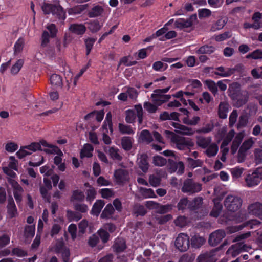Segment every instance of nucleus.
<instances>
[{
	"label": "nucleus",
	"instance_id": "1",
	"mask_svg": "<svg viewBox=\"0 0 262 262\" xmlns=\"http://www.w3.org/2000/svg\"><path fill=\"white\" fill-rule=\"evenodd\" d=\"M228 92L234 106L237 108L243 106L248 101V92L247 90H242L240 84L237 82H234L230 85Z\"/></svg>",
	"mask_w": 262,
	"mask_h": 262
},
{
	"label": "nucleus",
	"instance_id": "2",
	"mask_svg": "<svg viewBox=\"0 0 262 262\" xmlns=\"http://www.w3.org/2000/svg\"><path fill=\"white\" fill-rule=\"evenodd\" d=\"M165 133L167 137L170 139L171 141L176 145L177 148L179 150H190L194 145L190 138L179 136L169 130H165Z\"/></svg>",
	"mask_w": 262,
	"mask_h": 262
},
{
	"label": "nucleus",
	"instance_id": "3",
	"mask_svg": "<svg viewBox=\"0 0 262 262\" xmlns=\"http://www.w3.org/2000/svg\"><path fill=\"white\" fill-rule=\"evenodd\" d=\"M48 30L43 31L41 36V46L46 47L50 42V38H54L56 37L58 29L54 24H49L46 27Z\"/></svg>",
	"mask_w": 262,
	"mask_h": 262
},
{
	"label": "nucleus",
	"instance_id": "4",
	"mask_svg": "<svg viewBox=\"0 0 262 262\" xmlns=\"http://www.w3.org/2000/svg\"><path fill=\"white\" fill-rule=\"evenodd\" d=\"M262 180V167L256 168L251 173H248L245 178V182L248 187L258 185Z\"/></svg>",
	"mask_w": 262,
	"mask_h": 262
},
{
	"label": "nucleus",
	"instance_id": "5",
	"mask_svg": "<svg viewBox=\"0 0 262 262\" xmlns=\"http://www.w3.org/2000/svg\"><path fill=\"white\" fill-rule=\"evenodd\" d=\"M243 201L240 197L229 195L225 199L224 204L230 212H235L241 208Z\"/></svg>",
	"mask_w": 262,
	"mask_h": 262
},
{
	"label": "nucleus",
	"instance_id": "6",
	"mask_svg": "<svg viewBox=\"0 0 262 262\" xmlns=\"http://www.w3.org/2000/svg\"><path fill=\"white\" fill-rule=\"evenodd\" d=\"M7 181L13 189L14 198L17 205L19 206L21 205L23 201V193L24 191V189L15 180L9 178H8Z\"/></svg>",
	"mask_w": 262,
	"mask_h": 262
},
{
	"label": "nucleus",
	"instance_id": "7",
	"mask_svg": "<svg viewBox=\"0 0 262 262\" xmlns=\"http://www.w3.org/2000/svg\"><path fill=\"white\" fill-rule=\"evenodd\" d=\"M202 189L201 184L195 182L192 179H187L184 182L182 191L184 193H195Z\"/></svg>",
	"mask_w": 262,
	"mask_h": 262
},
{
	"label": "nucleus",
	"instance_id": "8",
	"mask_svg": "<svg viewBox=\"0 0 262 262\" xmlns=\"http://www.w3.org/2000/svg\"><path fill=\"white\" fill-rule=\"evenodd\" d=\"M175 246L180 251H186L190 246L189 236L184 233H180L175 241Z\"/></svg>",
	"mask_w": 262,
	"mask_h": 262
},
{
	"label": "nucleus",
	"instance_id": "9",
	"mask_svg": "<svg viewBox=\"0 0 262 262\" xmlns=\"http://www.w3.org/2000/svg\"><path fill=\"white\" fill-rule=\"evenodd\" d=\"M55 252L60 254L63 262H70V252L63 242L58 241L55 246Z\"/></svg>",
	"mask_w": 262,
	"mask_h": 262
},
{
	"label": "nucleus",
	"instance_id": "10",
	"mask_svg": "<svg viewBox=\"0 0 262 262\" xmlns=\"http://www.w3.org/2000/svg\"><path fill=\"white\" fill-rule=\"evenodd\" d=\"M167 168L170 173L177 171L178 175H181L184 172L185 166L183 162H177L172 159H168Z\"/></svg>",
	"mask_w": 262,
	"mask_h": 262
},
{
	"label": "nucleus",
	"instance_id": "11",
	"mask_svg": "<svg viewBox=\"0 0 262 262\" xmlns=\"http://www.w3.org/2000/svg\"><path fill=\"white\" fill-rule=\"evenodd\" d=\"M226 233L224 230L219 229L212 232L209 236L208 243L212 246H217L225 237Z\"/></svg>",
	"mask_w": 262,
	"mask_h": 262
},
{
	"label": "nucleus",
	"instance_id": "12",
	"mask_svg": "<svg viewBox=\"0 0 262 262\" xmlns=\"http://www.w3.org/2000/svg\"><path fill=\"white\" fill-rule=\"evenodd\" d=\"M7 212L10 219L15 217L18 215L17 207L12 195H9L6 206Z\"/></svg>",
	"mask_w": 262,
	"mask_h": 262
},
{
	"label": "nucleus",
	"instance_id": "13",
	"mask_svg": "<svg viewBox=\"0 0 262 262\" xmlns=\"http://www.w3.org/2000/svg\"><path fill=\"white\" fill-rule=\"evenodd\" d=\"M128 172L125 169L119 168L114 171V177L116 182L118 184H123L125 183L128 179Z\"/></svg>",
	"mask_w": 262,
	"mask_h": 262
},
{
	"label": "nucleus",
	"instance_id": "14",
	"mask_svg": "<svg viewBox=\"0 0 262 262\" xmlns=\"http://www.w3.org/2000/svg\"><path fill=\"white\" fill-rule=\"evenodd\" d=\"M151 98L155 104L158 105H161L163 103L168 101L171 98V95L154 92V93L151 95Z\"/></svg>",
	"mask_w": 262,
	"mask_h": 262
},
{
	"label": "nucleus",
	"instance_id": "15",
	"mask_svg": "<svg viewBox=\"0 0 262 262\" xmlns=\"http://www.w3.org/2000/svg\"><path fill=\"white\" fill-rule=\"evenodd\" d=\"M180 110L184 115H186V117L182 119L183 122L184 124L190 125H196L200 120V118L198 116H194L192 119H190L189 118V112L187 109L181 108Z\"/></svg>",
	"mask_w": 262,
	"mask_h": 262
},
{
	"label": "nucleus",
	"instance_id": "16",
	"mask_svg": "<svg viewBox=\"0 0 262 262\" xmlns=\"http://www.w3.org/2000/svg\"><path fill=\"white\" fill-rule=\"evenodd\" d=\"M249 212L253 215L259 217L262 220V204L259 202H255L248 206Z\"/></svg>",
	"mask_w": 262,
	"mask_h": 262
},
{
	"label": "nucleus",
	"instance_id": "17",
	"mask_svg": "<svg viewBox=\"0 0 262 262\" xmlns=\"http://www.w3.org/2000/svg\"><path fill=\"white\" fill-rule=\"evenodd\" d=\"M148 158L146 154H142L137 159V163L139 167L145 173L147 172L149 168Z\"/></svg>",
	"mask_w": 262,
	"mask_h": 262
},
{
	"label": "nucleus",
	"instance_id": "18",
	"mask_svg": "<svg viewBox=\"0 0 262 262\" xmlns=\"http://www.w3.org/2000/svg\"><path fill=\"white\" fill-rule=\"evenodd\" d=\"M174 25L175 28L183 30L191 27L193 25V23L190 18L186 19L184 18H179L174 22Z\"/></svg>",
	"mask_w": 262,
	"mask_h": 262
},
{
	"label": "nucleus",
	"instance_id": "19",
	"mask_svg": "<svg viewBox=\"0 0 262 262\" xmlns=\"http://www.w3.org/2000/svg\"><path fill=\"white\" fill-rule=\"evenodd\" d=\"M86 28L82 24H72L69 27V30L73 33L82 35L86 31Z\"/></svg>",
	"mask_w": 262,
	"mask_h": 262
},
{
	"label": "nucleus",
	"instance_id": "20",
	"mask_svg": "<svg viewBox=\"0 0 262 262\" xmlns=\"http://www.w3.org/2000/svg\"><path fill=\"white\" fill-rule=\"evenodd\" d=\"M105 205L103 200H97L92 206L90 213L92 215L98 216Z\"/></svg>",
	"mask_w": 262,
	"mask_h": 262
},
{
	"label": "nucleus",
	"instance_id": "21",
	"mask_svg": "<svg viewBox=\"0 0 262 262\" xmlns=\"http://www.w3.org/2000/svg\"><path fill=\"white\" fill-rule=\"evenodd\" d=\"M52 15L59 20L64 21L66 18V13L63 7L60 5H56Z\"/></svg>",
	"mask_w": 262,
	"mask_h": 262
},
{
	"label": "nucleus",
	"instance_id": "22",
	"mask_svg": "<svg viewBox=\"0 0 262 262\" xmlns=\"http://www.w3.org/2000/svg\"><path fill=\"white\" fill-rule=\"evenodd\" d=\"M94 148L90 144H85L83 148L81 150L80 157L81 159L85 157L91 158L93 156V151Z\"/></svg>",
	"mask_w": 262,
	"mask_h": 262
},
{
	"label": "nucleus",
	"instance_id": "23",
	"mask_svg": "<svg viewBox=\"0 0 262 262\" xmlns=\"http://www.w3.org/2000/svg\"><path fill=\"white\" fill-rule=\"evenodd\" d=\"M216 70L219 72H215L214 74L222 77H227L233 75V70L229 68H225L223 66L217 67Z\"/></svg>",
	"mask_w": 262,
	"mask_h": 262
},
{
	"label": "nucleus",
	"instance_id": "24",
	"mask_svg": "<svg viewBox=\"0 0 262 262\" xmlns=\"http://www.w3.org/2000/svg\"><path fill=\"white\" fill-rule=\"evenodd\" d=\"M87 25L88 29L92 33H96L100 30L102 26L100 24L98 20H92L85 23Z\"/></svg>",
	"mask_w": 262,
	"mask_h": 262
},
{
	"label": "nucleus",
	"instance_id": "25",
	"mask_svg": "<svg viewBox=\"0 0 262 262\" xmlns=\"http://www.w3.org/2000/svg\"><path fill=\"white\" fill-rule=\"evenodd\" d=\"M133 139L128 136L123 137L121 139L122 148L125 151H129L132 148Z\"/></svg>",
	"mask_w": 262,
	"mask_h": 262
},
{
	"label": "nucleus",
	"instance_id": "26",
	"mask_svg": "<svg viewBox=\"0 0 262 262\" xmlns=\"http://www.w3.org/2000/svg\"><path fill=\"white\" fill-rule=\"evenodd\" d=\"M115 212L113 205L109 203L106 205L103 210L102 211L100 217L101 219H110Z\"/></svg>",
	"mask_w": 262,
	"mask_h": 262
},
{
	"label": "nucleus",
	"instance_id": "27",
	"mask_svg": "<svg viewBox=\"0 0 262 262\" xmlns=\"http://www.w3.org/2000/svg\"><path fill=\"white\" fill-rule=\"evenodd\" d=\"M113 248L116 252H122L126 248L125 242L123 239H118L115 241Z\"/></svg>",
	"mask_w": 262,
	"mask_h": 262
},
{
	"label": "nucleus",
	"instance_id": "28",
	"mask_svg": "<svg viewBox=\"0 0 262 262\" xmlns=\"http://www.w3.org/2000/svg\"><path fill=\"white\" fill-rule=\"evenodd\" d=\"M211 142V138L210 137L206 138L200 137H198L196 140L197 145L202 148H207L210 144Z\"/></svg>",
	"mask_w": 262,
	"mask_h": 262
},
{
	"label": "nucleus",
	"instance_id": "29",
	"mask_svg": "<svg viewBox=\"0 0 262 262\" xmlns=\"http://www.w3.org/2000/svg\"><path fill=\"white\" fill-rule=\"evenodd\" d=\"M203 203V198L198 196L194 199L192 202H190L189 208L191 210H196L200 208Z\"/></svg>",
	"mask_w": 262,
	"mask_h": 262
},
{
	"label": "nucleus",
	"instance_id": "30",
	"mask_svg": "<svg viewBox=\"0 0 262 262\" xmlns=\"http://www.w3.org/2000/svg\"><path fill=\"white\" fill-rule=\"evenodd\" d=\"M205 242L204 238L195 235L191 239V246L195 248H198L202 246Z\"/></svg>",
	"mask_w": 262,
	"mask_h": 262
},
{
	"label": "nucleus",
	"instance_id": "31",
	"mask_svg": "<svg viewBox=\"0 0 262 262\" xmlns=\"http://www.w3.org/2000/svg\"><path fill=\"white\" fill-rule=\"evenodd\" d=\"M103 12V8L99 5H97L92 8L89 12L88 15L90 18L96 17L101 15Z\"/></svg>",
	"mask_w": 262,
	"mask_h": 262
},
{
	"label": "nucleus",
	"instance_id": "32",
	"mask_svg": "<svg viewBox=\"0 0 262 262\" xmlns=\"http://www.w3.org/2000/svg\"><path fill=\"white\" fill-rule=\"evenodd\" d=\"M67 216L70 222H77L82 217V215L79 212H74L70 210L67 211Z\"/></svg>",
	"mask_w": 262,
	"mask_h": 262
},
{
	"label": "nucleus",
	"instance_id": "33",
	"mask_svg": "<svg viewBox=\"0 0 262 262\" xmlns=\"http://www.w3.org/2000/svg\"><path fill=\"white\" fill-rule=\"evenodd\" d=\"M119 132L122 134L133 135L135 131L130 125H125L119 123L118 125Z\"/></svg>",
	"mask_w": 262,
	"mask_h": 262
},
{
	"label": "nucleus",
	"instance_id": "34",
	"mask_svg": "<svg viewBox=\"0 0 262 262\" xmlns=\"http://www.w3.org/2000/svg\"><path fill=\"white\" fill-rule=\"evenodd\" d=\"M51 84L52 85L62 87V79L61 77L58 74H52L50 78Z\"/></svg>",
	"mask_w": 262,
	"mask_h": 262
},
{
	"label": "nucleus",
	"instance_id": "35",
	"mask_svg": "<svg viewBox=\"0 0 262 262\" xmlns=\"http://www.w3.org/2000/svg\"><path fill=\"white\" fill-rule=\"evenodd\" d=\"M235 135V131L234 129L230 130L224 138L221 145V148L228 145L230 142L232 140Z\"/></svg>",
	"mask_w": 262,
	"mask_h": 262
},
{
	"label": "nucleus",
	"instance_id": "36",
	"mask_svg": "<svg viewBox=\"0 0 262 262\" xmlns=\"http://www.w3.org/2000/svg\"><path fill=\"white\" fill-rule=\"evenodd\" d=\"M215 51V48L212 46L204 45L199 48L196 50V52L198 54H210L214 52Z\"/></svg>",
	"mask_w": 262,
	"mask_h": 262
},
{
	"label": "nucleus",
	"instance_id": "37",
	"mask_svg": "<svg viewBox=\"0 0 262 262\" xmlns=\"http://www.w3.org/2000/svg\"><path fill=\"white\" fill-rule=\"evenodd\" d=\"M25 46V39L23 37H19L15 42L14 46V53L18 54L20 53Z\"/></svg>",
	"mask_w": 262,
	"mask_h": 262
},
{
	"label": "nucleus",
	"instance_id": "38",
	"mask_svg": "<svg viewBox=\"0 0 262 262\" xmlns=\"http://www.w3.org/2000/svg\"><path fill=\"white\" fill-rule=\"evenodd\" d=\"M206 150V154L208 157L215 156L218 152L219 148L215 143L210 144Z\"/></svg>",
	"mask_w": 262,
	"mask_h": 262
},
{
	"label": "nucleus",
	"instance_id": "39",
	"mask_svg": "<svg viewBox=\"0 0 262 262\" xmlns=\"http://www.w3.org/2000/svg\"><path fill=\"white\" fill-rule=\"evenodd\" d=\"M119 149L115 146H112L109 148L108 154L110 157L113 160L121 161L122 159L121 156L119 154Z\"/></svg>",
	"mask_w": 262,
	"mask_h": 262
},
{
	"label": "nucleus",
	"instance_id": "40",
	"mask_svg": "<svg viewBox=\"0 0 262 262\" xmlns=\"http://www.w3.org/2000/svg\"><path fill=\"white\" fill-rule=\"evenodd\" d=\"M96 38L88 37L84 40V44L86 48V55L90 53L93 46L96 40Z\"/></svg>",
	"mask_w": 262,
	"mask_h": 262
},
{
	"label": "nucleus",
	"instance_id": "41",
	"mask_svg": "<svg viewBox=\"0 0 262 262\" xmlns=\"http://www.w3.org/2000/svg\"><path fill=\"white\" fill-rule=\"evenodd\" d=\"M189 202L187 197L181 198L177 206L178 210L183 212L187 207L189 208Z\"/></svg>",
	"mask_w": 262,
	"mask_h": 262
},
{
	"label": "nucleus",
	"instance_id": "42",
	"mask_svg": "<svg viewBox=\"0 0 262 262\" xmlns=\"http://www.w3.org/2000/svg\"><path fill=\"white\" fill-rule=\"evenodd\" d=\"M125 121L128 123H133L135 121L137 115L135 112L132 109H128L125 111Z\"/></svg>",
	"mask_w": 262,
	"mask_h": 262
},
{
	"label": "nucleus",
	"instance_id": "43",
	"mask_svg": "<svg viewBox=\"0 0 262 262\" xmlns=\"http://www.w3.org/2000/svg\"><path fill=\"white\" fill-rule=\"evenodd\" d=\"M262 14L259 12H254L252 16V20L253 21V24L255 25V27L256 28V30L259 29L261 27L260 22Z\"/></svg>",
	"mask_w": 262,
	"mask_h": 262
},
{
	"label": "nucleus",
	"instance_id": "44",
	"mask_svg": "<svg viewBox=\"0 0 262 262\" xmlns=\"http://www.w3.org/2000/svg\"><path fill=\"white\" fill-rule=\"evenodd\" d=\"M186 161L188 164V166L193 169L197 167L201 166L203 164V162L201 160H194L190 157L187 158Z\"/></svg>",
	"mask_w": 262,
	"mask_h": 262
},
{
	"label": "nucleus",
	"instance_id": "45",
	"mask_svg": "<svg viewBox=\"0 0 262 262\" xmlns=\"http://www.w3.org/2000/svg\"><path fill=\"white\" fill-rule=\"evenodd\" d=\"M36 159H32L31 161H29L28 165L31 167H37L41 165L44 162V158L43 156L37 155Z\"/></svg>",
	"mask_w": 262,
	"mask_h": 262
},
{
	"label": "nucleus",
	"instance_id": "46",
	"mask_svg": "<svg viewBox=\"0 0 262 262\" xmlns=\"http://www.w3.org/2000/svg\"><path fill=\"white\" fill-rule=\"evenodd\" d=\"M85 199L84 193L79 190H75L73 191L72 195L71 196V201H78L82 202Z\"/></svg>",
	"mask_w": 262,
	"mask_h": 262
},
{
	"label": "nucleus",
	"instance_id": "47",
	"mask_svg": "<svg viewBox=\"0 0 262 262\" xmlns=\"http://www.w3.org/2000/svg\"><path fill=\"white\" fill-rule=\"evenodd\" d=\"M12 256H16L18 257H24L28 255L27 251L19 247H16L12 249L11 251Z\"/></svg>",
	"mask_w": 262,
	"mask_h": 262
},
{
	"label": "nucleus",
	"instance_id": "48",
	"mask_svg": "<svg viewBox=\"0 0 262 262\" xmlns=\"http://www.w3.org/2000/svg\"><path fill=\"white\" fill-rule=\"evenodd\" d=\"M50 149L45 148L43 151L48 154H57L59 156H63V153L57 146L52 145Z\"/></svg>",
	"mask_w": 262,
	"mask_h": 262
},
{
	"label": "nucleus",
	"instance_id": "49",
	"mask_svg": "<svg viewBox=\"0 0 262 262\" xmlns=\"http://www.w3.org/2000/svg\"><path fill=\"white\" fill-rule=\"evenodd\" d=\"M55 4L44 3L41 6V9L45 14H52L55 9Z\"/></svg>",
	"mask_w": 262,
	"mask_h": 262
},
{
	"label": "nucleus",
	"instance_id": "50",
	"mask_svg": "<svg viewBox=\"0 0 262 262\" xmlns=\"http://www.w3.org/2000/svg\"><path fill=\"white\" fill-rule=\"evenodd\" d=\"M246 58L247 59H262V50L256 49L247 55Z\"/></svg>",
	"mask_w": 262,
	"mask_h": 262
},
{
	"label": "nucleus",
	"instance_id": "51",
	"mask_svg": "<svg viewBox=\"0 0 262 262\" xmlns=\"http://www.w3.org/2000/svg\"><path fill=\"white\" fill-rule=\"evenodd\" d=\"M190 83L186 87L188 91H195V89H200L202 86L201 82L198 79H192Z\"/></svg>",
	"mask_w": 262,
	"mask_h": 262
},
{
	"label": "nucleus",
	"instance_id": "52",
	"mask_svg": "<svg viewBox=\"0 0 262 262\" xmlns=\"http://www.w3.org/2000/svg\"><path fill=\"white\" fill-rule=\"evenodd\" d=\"M35 225H28L25 228V236L26 238H32L35 235Z\"/></svg>",
	"mask_w": 262,
	"mask_h": 262
},
{
	"label": "nucleus",
	"instance_id": "53",
	"mask_svg": "<svg viewBox=\"0 0 262 262\" xmlns=\"http://www.w3.org/2000/svg\"><path fill=\"white\" fill-rule=\"evenodd\" d=\"M140 136L142 140L147 143H150L153 141L152 136L147 129L143 130L141 132Z\"/></svg>",
	"mask_w": 262,
	"mask_h": 262
},
{
	"label": "nucleus",
	"instance_id": "54",
	"mask_svg": "<svg viewBox=\"0 0 262 262\" xmlns=\"http://www.w3.org/2000/svg\"><path fill=\"white\" fill-rule=\"evenodd\" d=\"M248 217V214L246 211H241L234 216L235 222L241 223L246 221Z\"/></svg>",
	"mask_w": 262,
	"mask_h": 262
},
{
	"label": "nucleus",
	"instance_id": "55",
	"mask_svg": "<svg viewBox=\"0 0 262 262\" xmlns=\"http://www.w3.org/2000/svg\"><path fill=\"white\" fill-rule=\"evenodd\" d=\"M134 213L136 216H144L147 211L144 206L142 205H136L134 206Z\"/></svg>",
	"mask_w": 262,
	"mask_h": 262
},
{
	"label": "nucleus",
	"instance_id": "56",
	"mask_svg": "<svg viewBox=\"0 0 262 262\" xmlns=\"http://www.w3.org/2000/svg\"><path fill=\"white\" fill-rule=\"evenodd\" d=\"M24 148L32 152H35L37 150L43 151V149H42L41 146H40V144L38 142H32L29 145L25 146Z\"/></svg>",
	"mask_w": 262,
	"mask_h": 262
},
{
	"label": "nucleus",
	"instance_id": "57",
	"mask_svg": "<svg viewBox=\"0 0 262 262\" xmlns=\"http://www.w3.org/2000/svg\"><path fill=\"white\" fill-rule=\"evenodd\" d=\"M153 163L156 166H162L167 163V160L161 156H155L153 157Z\"/></svg>",
	"mask_w": 262,
	"mask_h": 262
},
{
	"label": "nucleus",
	"instance_id": "58",
	"mask_svg": "<svg viewBox=\"0 0 262 262\" xmlns=\"http://www.w3.org/2000/svg\"><path fill=\"white\" fill-rule=\"evenodd\" d=\"M179 134L186 135H192L194 131L191 128L182 125L179 130H176Z\"/></svg>",
	"mask_w": 262,
	"mask_h": 262
},
{
	"label": "nucleus",
	"instance_id": "59",
	"mask_svg": "<svg viewBox=\"0 0 262 262\" xmlns=\"http://www.w3.org/2000/svg\"><path fill=\"white\" fill-rule=\"evenodd\" d=\"M253 142L251 139L245 140L239 147L240 154L243 151L246 152L252 146Z\"/></svg>",
	"mask_w": 262,
	"mask_h": 262
},
{
	"label": "nucleus",
	"instance_id": "60",
	"mask_svg": "<svg viewBox=\"0 0 262 262\" xmlns=\"http://www.w3.org/2000/svg\"><path fill=\"white\" fill-rule=\"evenodd\" d=\"M96 191L93 187H90L89 189L86 190V198L87 201L90 202H92L96 198Z\"/></svg>",
	"mask_w": 262,
	"mask_h": 262
},
{
	"label": "nucleus",
	"instance_id": "61",
	"mask_svg": "<svg viewBox=\"0 0 262 262\" xmlns=\"http://www.w3.org/2000/svg\"><path fill=\"white\" fill-rule=\"evenodd\" d=\"M212 255V254L208 252L201 254L198 257L197 262H210Z\"/></svg>",
	"mask_w": 262,
	"mask_h": 262
},
{
	"label": "nucleus",
	"instance_id": "62",
	"mask_svg": "<svg viewBox=\"0 0 262 262\" xmlns=\"http://www.w3.org/2000/svg\"><path fill=\"white\" fill-rule=\"evenodd\" d=\"M24 64V61L22 59H19L12 67L11 69V73L13 74H16L19 72Z\"/></svg>",
	"mask_w": 262,
	"mask_h": 262
},
{
	"label": "nucleus",
	"instance_id": "63",
	"mask_svg": "<svg viewBox=\"0 0 262 262\" xmlns=\"http://www.w3.org/2000/svg\"><path fill=\"white\" fill-rule=\"evenodd\" d=\"M228 251L231 253V255L233 257L238 255L242 252V251L239 248V243L232 245L231 247L228 249Z\"/></svg>",
	"mask_w": 262,
	"mask_h": 262
},
{
	"label": "nucleus",
	"instance_id": "64",
	"mask_svg": "<svg viewBox=\"0 0 262 262\" xmlns=\"http://www.w3.org/2000/svg\"><path fill=\"white\" fill-rule=\"evenodd\" d=\"M244 170L242 167H235L231 169V173L233 178L238 179L240 178Z\"/></svg>",
	"mask_w": 262,
	"mask_h": 262
}]
</instances>
